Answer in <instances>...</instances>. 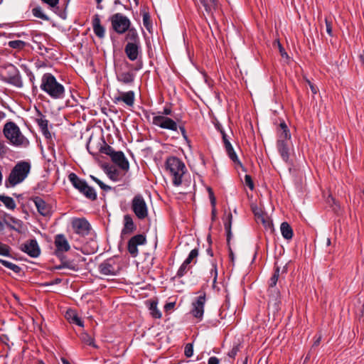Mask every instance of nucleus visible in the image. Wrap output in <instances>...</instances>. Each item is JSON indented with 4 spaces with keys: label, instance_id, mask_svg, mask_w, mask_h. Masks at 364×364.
Returning a JSON list of instances; mask_svg holds the SVG:
<instances>
[{
    "label": "nucleus",
    "instance_id": "09e8293b",
    "mask_svg": "<svg viewBox=\"0 0 364 364\" xmlns=\"http://www.w3.org/2000/svg\"><path fill=\"white\" fill-rule=\"evenodd\" d=\"M36 121L41 130L48 128V121L44 117L38 119Z\"/></svg>",
    "mask_w": 364,
    "mask_h": 364
},
{
    "label": "nucleus",
    "instance_id": "58836bf2",
    "mask_svg": "<svg viewBox=\"0 0 364 364\" xmlns=\"http://www.w3.org/2000/svg\"><path fill=\"white\" fill-rule=\"evenodd\" d=\"M26 42L21 40L11 41L8 43V46L14 49L21 50L26 46Z\"/></svg>",
    "mask_w": 364,
    "mask_h": 364
},
{
    "label": "nucleus",
    "instance_id": "ea45409f",
    "mask_svg": "<svg viewBox=\"0 0 364 364\" xmlns=\"http://www.w3.org/2000/svg\"><path fill=\"white\" fill-rule=\"evenodd\" d=\"M188 265L189 264L186 263V262H183L176 273V277H182L183 276H184L191 268L190 266Z\"/></svg>",
    "mask_w": 364,
    "mask_h": 364
},
{
    "label": "nucleus",
    "instance_id": "774afa93",
    "mask_svg": "<svg viewBox=\"0 0 364 364\" xmlns=\"http://www.w3.org/2000/svg\"><path fill=\"white\" fill-rule=\"evenodd\" d=\"M309 85H310V88H311V92L314 93V94H316L317 92V88L313 85L311 84L310 82H309Z\"/></svg>",
    "mask_w": 364,
    "mask_h": 364
},
{
    "label": "nucleus",
    "instance_id": "423d86ee",
    "mask_svg": "<svg viewBox=\"0 0 364 364\" xmlns=\"http://www.w3.org/2000/svg\"><path fill=\"white\" fill-rule=\"evenodd\" d=\"M131 208L139 220H144L148 216V206L144 198L141 194L134 196L131 202Z\"/></svg>",
    "mask_w": 364,
    "mask_h": 364
},
{
    "label": "nucleus",
    "instance_id": "1a4fd4ad",
    "mask_svg": "<svg viewBox=\"0 0 364 364\" xmlns=\"http://www.w3.org/2000/svg\"><path fill=\"white\" fill-rule=\"evenodd\" d=\"M205 301V293L203 292L192 302L191 314L198 321H200L203 319Z\"/></svg>",
    "mask_w": 364,
    "mask_h": 364
},
{
    "label": "nucleus",
    "instance_id": "4be33fe9",
    "mask_svg": "<svg viewBox=\"0 0 364 364\" xmlns=\"http://www.w3.org/2000/svg\"><path fill=\"white\" fill-rule=\"evenodd\" d=\"M124 52L130 60H136L139 53V43L128 42L125 46Z\"/></svg>",
    "mask_w": 364,
    "mask_h": 364
},
{
    "label": "nucleus",
    "instance_id": "9d476101",
    "mask_svg": "<svg viewBox=\"0 0 364 364\" xmlns=\"http://www.w3.org/2000/svg\"><path fill=\"white\" fill-rule=\"evenodd\" d=\"M98 270L103 275L114 276L119 272V267L114 259L109 258L100 264Z\"/></svg>",
    "mask_w": 364,
    "mask_h": 364
},
{
    "label": "nucleus",
    "instance_id": "c756f323",
    "mask_svg": "<svg viewBox=\"0 0 364 364\" xmlns=\"http://www.w3.org/2000/svg\"><path fill=\"white\" fill-rule=\"evenodd\" d=\"M66 318L69 320L70 323L76 324L81 327L83 326V321L74 311H68L66 312Z\"/></svg>",
    "mask_w": 364,
    "mask_h": 364
},
{
    "label": "nucleus",
    "instance_id": "338daca9",
    "mask_svg": "<svg viewBox=\"0 0 364 364\" xmlns=\"http://www.w3.org/2000/svg\"><path fill=\"white\" fill-rule=\"evenodd\" d=\"M60 282H61V279H55V281H53V282H50V283H46V284H45V285H46V286H47V285H52V284H59V283H60Z\"/></svg>",
    "mask_w": 364,
    "mask_h": 364
},
{
    "label": "nucleus",
    "instance_id": "412c9836",
    "mask_svg": "<svg viewBox=\"0 0 364 364\" xmlns=\"http://www.w3.org/2000/svg\"><path fill=\"white\" fill-rule=\"evenodd\" d=\"M289 144L290 141H283L282 140H277V150L283 161L286 163L289 162L290 156Z\"/></svg>",
    "mask_w": 364,
    "mask_h": 364
},
{
    "label": "nucleus",
    "instance_id": "49530a36",
    "mask_svg": "<svg viewBox=\"0 0 364 364\" xmlns=\"http://www.w3.org/2000/svg\"><path fill=\"white\" fill-rule=\"evenodd\" d=\"M32 13L34 16L46 20L48 19L47 16L43 13L42 9L40 7H36L32 9Z\"/></svg>",
    "mask_w": 364,
    "mask_h": 364
},
{
    "label": "nucleus",
    "instance_id": "8fccbe9b",
    "mask_svg": "<svg viewBox=\"0 0 364 364\" xmlns=\"http://www.w3.org/2000/svg\"><path fill=\"white\" fill-rule=\"evenodd\" d=\"M184 354L187 358H191L193 354V348L191 343H187L185 346Z\"/></svg>",
    "mask_w": 364,
    "mask_h": 364
},
{
    "label": "nucleus",
    "instance_id": "4c0bfd02",
    "mask_svg": "<svg viewBox=\"0 0 364 364\" xmlns=\"http://www.w3.org/2000/svg\"><path fill=\"white\" fill-rule=\"evenodd\" d=\"M0 262L6 267L10 269L14 272L18 274L21 272V268L12 262H10L9 261L4 260V259H0Z\"/></svg>",
    "mask_w": 364,
    "mask_h": 364
},
{
    "label": "nucleus",
    "instance_id": "603ef678",
    "mask_svg": "<svg viewBox=\"0 0 364 364\" xmlns=\"http://www.w3.org/2000/svg\"><path fill=\"white\" fill-rule=\"evenodd\" d=\"M208 191L209 193V198H210L211 205H212V207H215L216 205V199L214 196L213 191H212V189L210 188H208Z\"/></svg>",
    "mask_w": 364,
    "mask_h": 364
},
{
    "label": "nucleus",
    "instance_id": "37998d69",
    "mask_svg": "<svg viewBox=\"0 0 364 364\" xmlns=\"http://www.w3.org/2000/svg\"><path fill=\"white\" fill-rule=\"evenodd\" d=\"M62 267L68 268V269L73 270V271H77L79 269V267H78L77 264H76L74 262H70V261L63 262L62 265L58 267V269H60Z\"/></svg>",
    "mask_w": 364,
    "mask_h": 364
},
{
    "label": "nucleus",
    "instance_id": "2f4dec72",
    "mask_svg": "<svg viewBox=\"0 0 364 364\" xmlns=\"http://www.w3.org/2000/svg\"><path fill=\"white\" fill-rule=\"evenodd\" d=\"M207 13L210 14L215 10L218 6V0H200Z\"/></svg>",
    "mask_w": 364,
    "mask_h": 364
},
{
    "label": "nucleus",
    "instance_id": "4468645a",
    "mask_svg": "<svg viewBox=\"0 0 364 364\" xmlns=\"http://www.w3.org/2000/svg\"><path fill=\"white\" fill-rule=\"evenodd\" d=\"M146 242V237L142 234H139L131 237L128 242L127 249L132 257H136L138 255V245H144Z\"/></svg>",
    "mask_w": 364,
    "mask_h": 364
},
{
    "label": "nucleus",
    "instance_id": "0e129e2a",
    "mask_svg": "<svg viewBox=\"0 0 364 364\" xmlns=\"http://www.w3.org/2000/svg\"><path fill=\"white\" fill-rule=\"evenodd\" d=\"M208 364H219V359L215 356L210 357Z\"/></svg>",
    "mask_w": 364,
    "mask_h": 364
},
{
    "label": "nucleus",
    "instance_id": "2eb2a0df",
    "mask_svg": "<svg viewBox=\"0 0 364 364\" xmlns=\"http://www.w3.org/2000/svg\"><path fill=\"white\" fill-rule=\"evenodd\" d=\"M113 102L117 104L119 102L124 103L127 107H132L134 105L135 94L132 90L127 92H120L118 95H115L112 99Z\"/></svg>",
    "mask_w": 364,
    "mask_h": 364
},
{
    "label": "nucleus",
    "instance_id": "a19ab883",
    "mask_svg": "<svg viewBox=\"0 0 364 364\" xmlns=\"http://www.w3.org/2000/svg\"><path fill=\"white\" fill-rule=\"evenodd\" d=\"M210 277H213V285L215 286V284L217 282L218 278V267L217 264L215 261L212 262V267L210 271Z\"/></svg>",
    "mask_w": 364,
    "mask_h": 364
},
{
    "label": "nucleus",
    "instance_id": "f257e3e1",
    "mask_svg": "<svg viewBox=\"0 0 364 364\" xmlns=\"http://www.w3.org/2000/svg\"><path fill=\"white\" fill-rule=\"evenodd\" d=\"M40 89L53 100H62L65 96L64 86L50 73L41 77Z\"/></svg>",
    "mask_w": 364,
    "mask_h": 364
},
{
    "label": "nucleus",
    "instance_id": "9b49d317",
    "mask_svg": "<svg viewBox=\"0 0 364 364\" xmlns=\"http://www.w3.org/2000/svg\"><path fill=\"white\" fill-rule=\"evenodd\" d=\"M72 228L74 232L81 236L87 235L91 230V225L84 218H74L72 220Z\"/></svg>",
    "mask_w": 364,
    "mask_h": 364
},
{
    "label": "nucleus",
    "instance_id": "e433bc0d",
    "mask_svg": "<svg viewBox=\"0 0 364 364\" xmlns=\"http://www.w3.org/2000/svg\"><path fill=\"white\" fill-rule=\"evenodd\" d=\"M150 314L152 317L155 318H160L161 317V313L157 309V302L155 301H150L149 305Z\"/></svg>",
    "mask_w": 364,
    "mask_h": 364
},
{
    "label": "nucleus",
    "instance_id": "de8ad7c7",
    "mask_svg": "<svg viewBox=\"0 0 364 364\" xmlns=\"http://www.w3.org/2000/svg\"><path fill=\"white\" fill-rule=\"evenodd\" d=\"M11 248L9 245L0 242V255L3 256H10Z\"/></svg>",
    "mask_w": 364,
    "mask_h": 364
},
{
    "label": "nucleus",
    "instance_id": "a878e982",
    "mask_svg": "<svg viewBox=\"0 0 364 364\" xmlns=\"http://www.w3.org/2000/svg\"><path fill=\"white\" fill-rule=\"evenodd\" d=\"M92 24L95 34L100 38H104L105 28L101 25L100 18L98 14L93 16Z\"/></svg>",
    "mask_w": 364,
    "mask_h": 364
},
{
    "label": "nucleus",
    "instance_id": "e2e57ef3",
    "mask_svg": "<svg viewBox=\"0 0 364 364\" xmlns=\"http://www.w3.org/2000/svg\"><path fill=\"white\" fill-rule=\"evenodd\" d=\"M278 48H279V53H280L281 55L283 58H284V57L288 58L287 53H286V51L284 50V48L282 47V46L280 44L279 42H278Z\"/></svg>",
    "mask_w": 364,
    "mask_h": 364
},
{
    "label": "nucleus",
    "instance_id": "cd10ccee",
    "mask_svg": "<svg viewBox=\"0 0 364 364\" xmlns=\"http://www.w3.org/2000/svg\"><path fill=\"white\" fill-rule=\"evenodd\" d=\"M280 230H281L282 235L284 239H286L287 240L292 239L293 235H294V232H293L291 227L287 222H283L281 224Z\"/></svg>",
    "mask_w": 364,
    "mask_h": 364
},
{
    "label": "nucleus",
    "instance_id": "a18cd8bd",
    "mask_svg": "<svg viewBox=\"0 0 364 364\" xmlns=\"http://www.w3.org/2000/svg\"><path fill=\"white\" fill-rule=\"evenodd\" d=\"M107 175L109 178L114 181H117L119 180V172L114 168L110 167L107 170Z\"/></svg>",
    "mask_w": 364,
    "mask_h": 364
},
{
    "label": "nucleus",
    "instance_id": "0eeeda50",
    "mask_svg": "<svg viewBox=\"0 0 364 364\" xmlns=\"http://www.w3.org/2000/svg\"><path fill=\"white\" fill-rule=\"evenodd\" d=\"M109 20L113 30L118 34L126 33L131 26L130 20L121 13L113 14Z\"/></svg>",
    "mask_w": 364,
    "mask_h": 364
},
{
    "label": "nucleus",
    "instance_id": "7c9ffc66",
    "mask_svg": "<svg viewBox=\"0 0 364 364\" xmlns=\"http://www.w3.org/2000/svg\"><path fill=\"white\" fill-rule=\"evenodd\" d=\"M0 200L9 210H14L16 208V203L15 200L10 196L0 195Z\"/></svg>",
    "mask_w": 364,
    "mask_h": 364
},
{
    "label": "nucleus",
    "instance_id": "864d4df0",
    "mask_svg": "<svg viewBox=\"0 0 364 364\" xmlns=\"http://www.w3.org/2000/svg\"><path fill=\"white\" fill-rule=\"evenodd\" d=\"M239 351V346H234L228 352V355L230 358H235L237 352Z\"/></svg>",
    "mask_w": 364,
    "mask_h": 364
},
{
    "label": "nucleus",
    "instance_id": "6e6d98bb",
    "mask_svg": "<svg viewBox=\"0 0 364 364\" xmlns=\"http://www.w3.org/2000/svg\"><path fill=\"white\" fill-rule=\"evenodd\" d=\"M325 23H326V32L328 33V34L329 36H332L333 32H332L331 23L327 18L325 19Z\"/></svg>",
    "mask_w": 364,
    "mask_h": 364
},
{
    "label": "nucleus",
    "instance_id": "72a5a7b5",
    "mask_svg": "<svg viewBox=\"0 0 364 364\" xmlns=\"http://www.w3.org/2000/svg\"><path fill=\"white\" fill-rule=\"evenodd\" d=\"M279 267H277L268 282V289H278L276 285L279 277Z\"/></svg>",
    "mask_w": 364,
    "mask_h": 364
},
{
    "label": "nucleus",
    "instance_id": "bf43d9fd",
    "mask_svg": "<svg viewBox=\"0 0 364 364\" xmlns=\"http://www.w3.org/2000/svg\"><path fill=\"white\" fill-rule=\"evenodd\" d=\"M100 187L104 190V191H109L111 189V187H109V186L105 184L102 181H101L100 179H98V181H97V183Z\"/></svg>",
    "mask_w": 364,
    "mask_h": 364
},
{
    "label": "nucleus",
    "instance_id": "5fc2aeb1",
    "mask_svg": "<svg viewBox=\"0 0 364 364\" xmlns=\"http://www.w3.org/2000/svg\"><path fill=\"white\" fill-rule=\"evenodd\" d=\"M41 1L52 8L57 6V5L59 4V0H41Z\"/></svg>",
    "mask_w": 364,
    "mask_h": 364
},
{
    "label": "nucleus",
    "instance_id": "3c124183",
    "mask_svg": "<svg viewBox=\"0 0 364 364\" xmlns=\"http://www.w3.org/2000/svg\"><path fill=\"white\" fill-rule=\"evenodd\" d=\"M245 183L247 186L250 188V190H253L255 188L254 183L252 177L250 175L245 176Z\"/></svg>",
    "mask_w": 364,
    "mask_h": 364
},
{
    "label": "nucleus",
    "instance_id": "393cba45",
    "mask_svg": "<svg viewBox=\"0 0 364 364\" xmlns=\"http://www.w3.org/2000/svg\"><path fill=\"white\" fill-rule=\"evenodd\" d=\"M136 230V225L134 223L132 216L129 214L124 216V227L122 230V235H130Z\"/></svg>",
    "mask_w": 364,
    "mask_h": 364
},
{
    "label": "nucleus",
    "instance_id": "c9c22d12",
    "mask_svg": "<svg viewBox=\"0 0 364 364\" xmlns=\"http://www.w3.org/2000/svg\"><path fill=\"white\" fill-rule=\"evenodd\" d=\"M80 338L82 341V342H83L84 343H85L88 346H91L95 348H97V346L95 343L94 338L91 336H90L87 333H86V332L81 333L80 335Z\"/></svg>",
    "mask_w": 364,
    "mask_h": 364
},
{
    "label": "nucleus",
    "instance_id": "79ce46f5",
    "mask_svg": "<svg viewBox=\"0 0 364 364\" xmlns=\"http://www.w3.org/2000/svg\"><path fill=\"white\" fill-rule=\"evenodd\" d=\"M84 196L92 200H95L97 198V193L95 189L91 186H87Z\"/></svg>",
    "mask_w": 364,
    "mask_h": 364
},
{
    "label": "nucleus",
    "instance_id": "69168bd1",
    "mask_svg": "<svg viewBox=\"0 0 364 364\" xmlns=\"http://www.w3.org/2000/svg\"><path fill=\"white\" fill-rule=\"evenodd\" d=\"M41 132H42V134H43V136L46 139H50L51 138V133L49 132L48 127L46 128V129H42Z\"/></svg>",
    "mask_w": 364,
    "mask_h": 364
},
{
    "label": "nucleus",
    "instance_id": "f03ea898",
    "mask_svg": "<svg viewBox=\"0 0 364 364\" xmlns=\"http://www.w3.org/2000/svg\"><path fill=\"white\" fill-rule=\"evenodd\" d=\"M31 164L26 161L18 162L11 169L9 176L5 180V186L11 188L22 183L31 171Z\"/></svg>",
    "mask_w": 364,
    "mask_h": 364
},
{
    "label": "nucleus",
    "instance_id": "aec40b11",
    "mask_svg": "<svg viewBox=\"0 0 364 364\" xmlns=\"http://www.w3.org/2000/svg\"><path fill=\"white\" fill-rule=\"evenodd\" d=\"M232 221V215L230 212L228 214L225 220L224 221V228H225V230L226 234H227V243H228V246H230V242L231 237H232V232H231ZM228 249H229V257L230 258L231 262H233L234 259H235L233 252L230 247H229Z\"/></svg>",
    "mask_w": 364,
    "mask_h": 364
},
{
    "label": "nucleus",
    "instance_id": "5701e85b",
    "mask_svg": "<svg viewBox=\"0 0 364 364\" xmlns=\"http://www.w3.org/2000/svg\"><path fill=\"white\" fill-rule=\"evenodd\" d=\"M135 78V75L132 71H120L117 73V79L124 85H132Z\"/></svg>",
    "mask_w": 364,
    "mask_h": 364
},
{
    "label": "nucleus",
    "instance_id": "20e7f679",
    "mask_svg": "<svg viewBox=\"0 0 364 364\" xmlns=\"http://www.w3.org/2000/svg\"><path fill=\"white\" fill-rule=\"evenodd\" d=\"M100 151L109 156L112 161L122 171L125 172L129 171V164L122 151H116L112 146L107 144L100 148Z\"/></svg>",
    "mask_w": 364,
    "mask_h": 364
},
{
    "label": "nucleus",
    "instance_id": "473e14b6",
    "mask_svg": "<svg viewBox=\"0 0 364 364\" xmlns=\"http://www.w3.org/2000/svg\"><path fill=\"white\" fill-rule=\"evenodd\" d=\"M207 13L210 14L215 10L218 6V0H200Z\"/></svg>",
    "mask_w": 364,
    "mask_h": 364
},
{
    "label": "nucleus",
    "instance_id": "c85d7f7f",
    "mask_svg": "<svg viewBox=\"0 0 364 364\" xmlns=\"http://www.w3.org/2000/svg\"><path fill=\"white\" fill-rule=\"evenodd\" d=\"M68 179L72 185L78 191L87 183L85 181L80 178L75 173H70Z\"/></svg>",
    "mask_w": 364,
    "mask_h": 364
},
{
    "label": "nucleus",
    "instance_id": "bb28decb",
    "mask_svg": "<svg viewBox=\"0 0 364 364\" xmlns=\"http://www.w3.org/2000/svg\"><path fill=\"white\" fill-rule=\"evenodd\" d=\"M290 139L291 134L289 129H288L286 123L283 122L279 124V129L278 131V140H282L283 141H290Z\"/></svg>",
    "mask_w": 364,
    "mask_h": 364
},
{
    "label": "nucleus",
    "instance_id": "c03bdc74",
    "mask_svg": "<svg viewBox=\"0 0 364 364\" xmlns=\"http://www.w3.org/2000/svg\"><path fill=\"white\" fill-rule=\"evenodd\" d=\"M198 256V250L195 248L191 251L188 257L185 259L184 262L186 263L190 264L193 259H196L195 263L196 262V258Z\"/></svg>",
    "mask_w": 364,
    "mask_h": 364
},
{
    "label": "nucleus",
    "instance_id": "4d7b16f0",
    "mask_svg": "<svg viewBox=\"0 0 364 364\" xmlns=\"http://www.w3.org/2000/svg\"><path fill=\"white\" fill-rule=\"evenodd\" d=\"M178 128H179L181 132V134L183 137V139L187 141V142H190L188 138V136H187V134H186V129L183 126H178Z\"/></svg>",
    "mask_w": 364,
    "mask_h": 364
},
{
    "label": "nucleus",
    "instance_id": "052dcab7",
    "mask_svg": "<svg viewBox=\"0 0 364 364\" xmlns=\"http://www.w3.org/2000/svg\"><path fill=\"white\" fill-rule=\"evenodd\" d=\"M6 153V146L4 142L0 140V156L4 155Z\"/></svg>",
    "mask_w": 364,
    "mask_h": 364
},
{
    "label": "nucleus",
    "instance_id": "dca6fc26",
    "mask_svg": "<svg viewBox=\"0 0 364 364\" xmlns=\"http://www.w3.org/2000/svg\"><path fill=\"white\" fill-rule=\"evenodd\" d=\"M1 219L4 224L10 230H16L17 232L21 231L23 226V222L21 220L16 218L6 213H4Z\"/></svg>",
    "mask_w": 364,
    "mask_h": 364
},
{
    "label": "nucleus",
    "instance_id": "6e6552de",
    "mask_svg": "<svg viewBox=\"0 0 364 364\" xmlns=\"http://www.w3.org/2000/svg\"><path fill=\"white\" fill-rule=\"evenodd\" d=\"M152 124L164 129L176 132L178 130V124L171 118L164 116L163 114H157L153 117Z\"/></svg>",
    "mask_w": 364,
    "mask_h": 364
},
{
    "label": "nucleus",
    "instance_id": "680f3d73",
    "mask_svg": "<svg viewBox=\"0 0 364 364\" xmlns=\"http://www.w3.org/2000/svg\"><path fill=\"white\" fill-rule=\"evenodd\" d=\"M172 113V109L170 107H165L162 112H159L158 114H163L164 116L168 117Z\"/></svg>",
    "mask_w": 364,
    "mask_h": 364
},
{
    "label": "nucleus",
    "instance_id": "b1692460",
    "mask_svg": "<svg viewBox=\"0 0 364 364\" xmlns=\"http://www.w3.org/2000/svg\"><path fill=\"white\" fill-rule=\"evenodd\" d=\"M220 133L222 134V136H223V142H224V144H225V149H226V151L229 156V157L230 158V159L236 163H240L239 161H238V158H237V156L236 154V153L235 152L230 142L229 141V140L228 139V136L227 134L225 133V132L223 130H220Z\"/></svg>",
    "mask_w": 364,
    "mask_h": 364
},
{
    "label": "nucleus",
    "instance_id": "6ab92c4d",
    "mask_svg": "<svg viewBox=\"0 0 364 364\" xmlns=\"http://www.w3.org/2000/svg\"><path fill=\"white\" fill-rule=\"evenodd\" d=\"M54 244L56 248L55 254L58 256L60 254L68 252L70 248L68 240L63 234H58L55 235Z\"/></svg>",
    "mask_w": 364,
    "mask_h": 364
},
{
    "label": "nucleus",
    "instance_id": "f3484780",
    "mask_svg": "<svg viewBox=\"0 0 364 364\" xmlns=\"http://www.w3.org/2000/svg\"><path fill=\"white\" fill-rule=\"evenodd\" d=\"M21 250L31 257H37L41 250L36 240H30L21 245Z\"/></svg>",
    "mask_w": 364,
    "mask_h": 364
},
{
    "label": "nucleus",
    "instance_id": "39448f33",
    "mask_svg": "<svg viewBox=\"0 0 364 364\" xmlns=\"http://www.w3.org/2000/svg\"><path fill=\"white\" fill-rule=\"evenodd\" d=\"M3 132L5 137L15 146L23 145L27 142L19 127L13 122L4 124Z\"/></svg>",
    "mask_w": 364,
    "mask_h": 364
},
{
    "label": "nucleus",
    "instance_id": "13d9d810",
    "mask_svg": "<svg viewBox=\"0 0 364 364\" xmlns=\"http://www.w3.org/2000/svg\"><path fill=\"white\" fill-rule=\"evenodd\" d=\"M100 187L104 190V191H109L111 189V187H109V186L105 184L102 181H101L100 179H98V181H97V183Z\"/></svg>",
    "mask_w": 364,
    "mask_h": 364
},
{
    "label": "nucleus",
    "instance_id": "ddd939ff",
    "mask_svg": "<svg viewBox=\"0 0 364 364\" xmlns=\"http://www.w3.org/2000/svg\"><path fill=\"white\" fill-rule=\"evenodd\" d=\"M268 307L272 309L273 312H278L281 304V294L279 289H268Z\"/></svg>",
    "mask_w": 364,
    "mask_h": 364
},
{
    "label": "nucleus",
    "instance_id": "a211bd4d",
    "mask_svg": "<svg viewBox=\"0 0 364 364\" xmlns=\"http://www.w3.org/2000/svg\"><path fill=\"white\" fill-rule=\"evenodd\" d=\"M32 201L34 203L38 213L43 216H49L52 213V208L50 205L48 204L41 197H33Z\"/></svg>",
    "mask_w": 364,
    "mask_h": 364
},
{
    "label": "nucleus",
    "instance_id": "f704fd0d",
    "mask_svg": "<svg viewBox=\"0 0 364 364\" xmlns=\"http://www.w3.org/2000/svg\"><path fill=\"white\" fill-rule=\"evenodd\" d=\"M126 40L128 41V42L139 43V36L135 28H129L127 31Z\"/></svg>",
    "mask_w": 364,
    "mask_h": 364
},
{
    "label": "nucleus",
    "instance_id": "7ed1b4c3",
    "mask_svg": "<svg viewBox=\"0 0 364 364\" xmlns=\"http://www.w3.org/2000/svg\"><path fill=\"white\" fill-rule=\"evenodd\" d=\"M166 168L168 171L174 186L182 183V178L187 169L184 163L176 156L168 157L166 161Z\"/></svg>",
    "mask_w": 364,
    "mask_h": 364
},
{
    "label": "nucleus",
    "instance_id": "f8f14e48",
    "mask_svg": "<svg viewBox=\"0 0 364 364\" xmlns=\"http://www.w3.org/2000/svg\"><path fill=\"white\" fill-rule=\"evenodd\" d=\"M3 80L17 87L23 86V82L19 71L14 66H11L8 70L6 75L3 77Z\"/></svg>",
    "mask_w": 364,
    "mask_h": 364
}]
</instances>
